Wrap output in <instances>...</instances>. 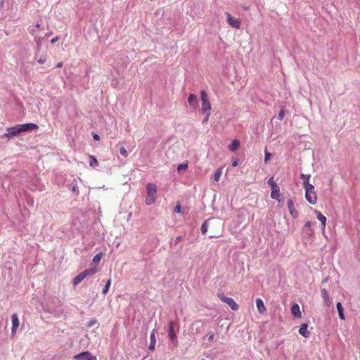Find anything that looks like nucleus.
Returning <instances> with one entry per match:
<instances>
[{"label": "nucleus", "instance_id": "nucleus-4", "mask_svg": "<svg viewBox=\"0 0 360 360\" xmlns=\"http://www.w3.org/2000/svg\"><path fill=\"white\" fill-rule=\"evenodd\" d=\"M97 272V269L96 267L86 269L81 273H79L73 280L72 284L74 285H77L80 282H82L87 276L94 275Z\"/></svg>", "mask_w": 360, "mask_h": 360}, {"label": "nucleus", "instance_id": "nucleus-31", "mask_svg": "<svg viewBox=\"0 0 360 360\" xmlns=\"http://www.w3.org/2000/svg\"><path fill=\"white\" fill-rule=\"evenodd\" d=\"M46 61V56H41L38 60H37V62L39 63V64H44L45 63Z\"/></svg>", "mask_w": 360, "mask_h": 360}, {"label": "nucleus", "instance_id": "nucleus-3", "mask_svg": "<svg viewBox=\"0 0 360 360\" xmlns=\"http://www.w3.org/2000/svg\"><path fill=\"white\" fill-rule=\"evenodd\" d=\"M305 198L311 205H315L317 202V195L314 186L311 184H306L305 187Z\"/></svg>", "mask_w": 360, "mask_h": 360}, {"label": "nucleus", "instance_id": "nucleus-25", "mask_svg": "<svg viewBox=\"0 0 360 360\" xmlns=\"http://www.w3.org/2000/svg\"><path fill=\"white\" fill-rule=\"evenodd\" d=\"M103 257V254L102 252H100L97 255H96L93 258V263L98 264L100 262L101 258Z\"/></svg>", "mask_w": 360, "mask_h": 360}, {"label": "nucleus", "instance_id": "nucleus-5", "mask_svg": "<svg viewBox=\"0 0 360 360\" xmlns=\"http://www.w3.org/2000/svg\"><path fill=\"white\" fill-rule=\"evenodd\" d=\"M201 110L202 112H210L211 103L208 98L207 93L205 91H200Z\"/></svg>", "mask_w": 360, "mask_h": 360}, {"label": "nucleus", "instance_id": "nucleus-18", "mask_svg": "<svg viewBox=\"0 0 360 360\" xmlns=\"http://www.w3.org/2000/svg\"><path fill=\"white\" fill-rule=\"evenodd\" d=\"M150 345H149V349L153 350L155 349V345H156V339L155 335V330H153L150 335Z\"/></svg>", "mask_w": 360, "mask_h": 360}, {"label": "nucleus", "instance_id": "nucleus-30", "mask_svg": "<svg viewBox=\"0 0 360 360\" xmlns=\"http://www.w3.org/2000/svg\"><path fill=\"white\" fill-rule=\"evenodd\" d=\"M313 225V223L311 221H307L305 224L304 227L307 229L310 230L311 231L314 232V231L311 229V226Z\"/></svg>", "mask_w": 360, "mask_h": 360}, {"label": "nucleus", "instance_id": "nucleus-8", "mask_svg": "<svg viewBox=\"0 0 360 360\" xmlns=\"http://www.w3.org/2000/svg\"><path fill=\"white\" fill-rule=\"evenodd\" d=\"M226 15L227 22L231 27L237 30L240 28L241 20L240 18H233L229 12L226 13Z\"/></svg>", "mask_w": 360, "mask_h": 360}, {"label": "nucleus", "instance_id": "nucleus-9", "mask_svg": "<svg viewBox=\"0 0 360 360\" xmlns=\"http://www.w3.org/2000/svg\"><path fill=\"white\" fill-rule=\"evenodd\" d=\"M174 325H175V323L174 321H170L169 323L168 334H169V337L170 340L172 342L177 343V337L176 335V332L174 330Z\"/></svg>", "mask_w": 360, "mask_h": 360}, {"label": "nucleus", "instance_id": "nucleus-26", "mask_svg": "<svg viewBox=\"0 0 360 360\" xmlns=\"http://www.w3.org/2000/svg\"><path fill=\"white\" fill-rule=\"evenodd\" d=\"M110 284H111V280L110 279H108V281L106 282V284L105 285V287L103 288V294H106L109 290V288L110 286Z\"/></svg>", "mask_w": 360, "mask_h": 360}, {"label": "nucleus", "instance_id": "nucleus-15", "mask_svg": "<svg viewBox=\"0 0 360 360\" xmlns=\"http://www.w3.org/2000/svg\"><path fill=\"white\" fill-rule=\"evenodd\" d=\"M291 313L295 318L300 319L302 317L300 306L296 303L292 305Z\"/></svg>", "mask_w": 360, "mask_h": 360}, {"label": "nucleus", "instance_id": "nucleus-1", "mask_svg": "<svg viewBox=\"0 0 360 360\" xmlns=\"http://www.w3.org/2000/svg\"><path fill=\"white\" fill-rule=\"evenodd\" d=\"M39 127L34 123L17 124L12 127L7 128L8 133L4 134L1 137L11 139L16 136L22 132L30 131L38 129Z\"/></svg>", "mask_w": 360, "mask_h": 360}, {"label": "nucleus", "instance_id": "nucleus-29", "mask_svg": "<svg viewBox=\"0 0 360 360\" xmlns=\"http://www.w3.org/2000/svg\"><path fill=\"white\" fill-rule=\"evenodd\" d=\"M207 231V225L206 222H204L201 226V232L205 234Z\"/></svg>", "mask_w": 360, "mask_h": 360}, {"label": "nucleus", "instance_id": "nucleus-32", "mask_svg": "<svg viewBox=\"0 0 360 360\" xmlns=\"http://www.w3.org/2000/svg\"><path fill=\"white\" fill-rule=\"evenodd\" d=\"M271 157V153L267 152L266 150L265 151V157H264V162H267V161L270 159V158Z\"/></svg>", "mask_w": 360, "mask_h": 360}, {"label": "nucleus", "instance_id": "nucleus-34", "mask_svg": "<svg viewBox=\"0 0 360 360\" xmlns=\"http://www.w3.org/2000/svg\"><path fill=\"white\" fill-rule=\"evenodd\" d=\"M181 206L180 205H176V207H174V211L176 212V213H181Z\"/></svg>", "mask_w": 360, "mask_h": 360}, {"label": "nucleus", "instance_id": "nucleus-42", "mask_svg": "<svg viewBox=\"0 0 360 360\" xmlns=\"http://www.w3.org/2000/svg\"><path fill=\"white\" fill-rule=\"evenodd\" d=\"M58 40V37L53 38L51 39V43L54 44Z\"/></svg>", "mask_w": 360, "mask_h": 360}, {"label": "nucleus", "instance_id": "nucleus-13", "mask_svg": "<svg viewBox=\"0 0 360 360\" xmlns=\"http://www.w3.org/2000/svg\"><path fill=\"white\" fill-rule=\"evenodd\" d=\"M82 356H85L86 360H96V357L93 356L89 352H82V353L75 356V359L78 360V359H80V358Z\"/></svg>", "mask_w": 360, "mask_h": 360}, {"label": "nucleus", "instance_id": "nucleus-35", "mask_svg": "<svg viewBox=\"0 0 360 360\" xmlns=\"http://www.w3.org/2000/svg\"><path fill=\"white\" fill-rule=\"evenodd\" d=\"M202 113L205 115V119L203 120V123H205V122H207L208 121L209 117L210 115V112H202Z\"/></svg>", "mask_w": 360, "mask_h": 360}, {"label": "nucleus", "instance_id": "nucleus-27", "mask_svg": "<svg viewBox=\"0 0 360 360\" xmlns=\"http://www.w3.org/2000/svg\"><path fill=\"white\" fill-rule=\"evenodd\" d=\"M221 169H218L214 173V180L216 181H218L219 180V178L221 176Z\"/></svg>", "mask_w": 360, "mask_h": 360}, {"label": "nucleus", "instance_id": "nucleus-38", "mask_svg": "<svg viewBox=\"0 0 360 360\" xmlns=\"http://www.w3.org/2000/svg\"><path fill=\"white\" fill-rule=\"evenodd\" d=\"M214 333L210 334L208 338L209 341H212L214 340Z\"/></svg>", "mask_w": 360, "mask_h": 360}, {"label": "nucleus", "instance_id": "nucleus-36", "mask_svg": "<svg viewBox=\"0 0 360 360\" xmlns=\"http://www.w3.org/2000/svg\"><path fill=\"white\" fill-rule=\"evenodd\" d=\"M96 321H91L88 323L87 326L88 327H91V326H93L96 323Z\"/></svg>", "mask_w": 360, "mask_h": 360}, {"label": "nucleus", "instance_id": "nucleus-23", "mask_svg": "<svg viewBox=\"0 0 360 360\" xmlns=\"http://www.w3.org/2000/svg\"><path fill=\"white\" fill-rule=\"evenodd\" d=\"M89 159H90L89 165L91 167H97L98 165V162L97 159L94 156L89 155Z\"/></svg>", "mask_w": 360, "mask_h": 360}, {"label": "nucleus", "instance_id": "nucleus-40", "mask_svg": "<svg viewBox=\"0 0 360 360\" xmlns=\"http://www.w3.org/2000/svg\"><path fill=\"white\" fill-rule=\"evenodd\" d=\"M34 32H35V30H34V27H32V28H30V32L32 34H34Z\"/></svg>", "mask_w": 360, "mask_h": 360}, {"label": "nucleus", "instance_id": "nucleus-12", "mask_svg": "<svg viewBox=\"0 0 360 360\" xmlns=\"http://www.w3.org/2000/svg\"><path fill=\"white\" fill-rule=\"evenodd\" d=\"M321 296L324 300L325 305L328 307H330L333 302L330 299L329 293L326 288H323L321 290Z\"/></svg>", "mask_w": 360, "mask_h": 360}, {"label": "nucleus", "instance_id": "nucleus-17", "mask_svg": "<svg viewBox=\"0 0 360 360\" xmlns=\"http://www.w3.org/2000/svg\"><path fill=\"white\" fill-rule=\"evenodd\" d=\"M307 323H303L299 329V333L304 338L309 337V332L307 330Z\"/></svg>", "mask_w": 360, "mask_h": 360}, {"label": "nucleus", "instance_id": "nucleus-28", "mask_svg": "<svg viewBox=\"0 0 360 360\" xmlns=\"http://www.w3.org/2000/svg\"><path fill=\"white\" fill-rule=\"evenodd\" d=\"M120 153L124 158H127L128 156V153L124 147L120 148Z\"/></svg>", "mask_w": 360, "mask_h": 360}, {"label": "nucleus", "instance_id": "nucleus-37", "mask_svg": "<svg viewBox=\"0 0 360 360\" xmlns=\"http://www.w3.org/2000/svg\"><path fill=\"white\" fill-rule=\"evenodd\" d=\"M93 138L96 141H99L100 140V136L98 134H94Z\"/></svg>", "mask_w": 360, "mask_h": 360}, {"label": "nucleus", "instance_id": "nucleus-11", "mask_svg": "<svg viewBox=\"0 0 360 360\" xmlns=\"http://www.w3.org/2000/svg\"><path fill=\"white\" fill-rule=\"evenodd\" d=\"M287 205H288V210H289L291 216L294 219H296L298 217V212L295 209V205H294V202H293L292 199H290L288 201Z\"/></svg>", "mask_w": 360, "mask_h": 360}, {"label": "nucleus", "instance_id": "nucleus-24", "mask_svg": "<svg viewBox=\"0 0 360 360\" xmlns=\"http://www.w3.org/2000/svg\"><path fill=\"white\" fill-rule=\"evenodd\" d=\"M188 167V162L186 161L184 163L179 164L177 167V171L179 172L181 170H186Z\"/></svg>", "mask_w": 360, "mask_h": 360}, {"label": "nucleus", "instance_id": "nucleus-39", "mask_svg": "<svg viewBox=\"0 0 360 360\" xmlns=\"http://www.w3.org/2000/svg\"><path fill=\"white\" fill-rule=\"evenodd\" d=\"M238 160H234L233 162H232V166L233 167H236L238 165Z\"/></svg>", "mask_w": 360, "mask_h": 360}, {"label": "nucleus", "instance_id": "nucleus-6", "mask_svg": "<svg viewBox=\"0 0 360 360\" xmlns=\"http://www.w3.org/2000/svg\"><path fill=\"white\" fill-rule=\"evenodd\" d=\"M268 184L271 186V197L273 199L278 200L279 198V193H280V188L277 184L274 181V178L271 177L268 180Z\"/></svg>", "mask_w": 360, "mask_h": 360}, {"label": "nucleus", "instance_id": "nucleus-16", "mask_svg": "<svg viewBox=\"0 0 360 360\" xmlns=\"http://www.w3.org/2000/svg\"><path fill=\"white\" fill-rule=\"evenodd\" d=\"M314 212L316 214L317 219L321 223L322 230L323 231L325 230L326 224V221H327L326 217L324 215H323L320 212H319L317 210H315Z\"/></svg>", "mask_w": 360, "mask_h": 360}, {"label": "nucleus", "instance_id": "nucleus-14", "mask_svg": "<svg viewBox=\"0 0 360 360\" xmlns=\"http://www.w3.org/2000/svg\"><path fill=\"white\" fill-rule=\"evenodd\" d=\"M256 305L259 314H264L266 311V307L261 298L256 299Z\"/></svg>", "mask_w": 360, "mask_h": 360}, {"label": "nucleus", "instance_id": "nucleus-22", "mask_svg": "<svg viewBox=\"0 0 360 360\" xmlns=\"http://www.w3.org/2000/svg\"><path fill=\"white\" fill-rule=\"evenodd\" d=\"M310 174H304L303 173L300 174V178L303 180V187H305L306 184H310Z\"/></svg>", "mask_w": 360, "mask_h": 360}, {"label": "nucleus", "instance_id": "nucleus-41", "mask_svg": "<svg viewBox=\"0 0 360 360\" xmlns=\"http://www.w3.org/2000/svg\"><path fill=\"white\" fill-rule=\"evenodd\" d=\"M63 66V63L61 62L58 63L57 65H56V68H61Z\"/></svg>", "mask_w": 360, "mask_h": 360}, {"label": "nucleus", "instance_id": "nucleus-7", "mask_svg": "<svg viewBox=\"0 0 360 360\" xmlns=\"http://www.w3.org/2000/svg\"><path fill=\"white\" fill-rule=\"evenodd\" d=\"M219 298L226 304H227L232 310L233 311H238L239 309L238 304L234 301V300L231 297H226L224 295L219 294L218 295Z\"/></svg>", "mask_w": 360, "mask_h": 360}, {"label": "nucleus", "instance_id": "nucleus-33", "mask_svg": "<svg viewBox=\"0 0 360 360\" xmlns=\"http://www.w3.org/2000/svg\"><path fill=\"white\" fill-rule=\"evenodd\" d=\"M284 115H285V112L283 110H281V112H279L278 115V118L280 120H282L284 117Z\"/></svg>", "mask_w": 360, "mask_h": 360}, {"label": "nucleus", "instance_id": "nucleus-21", "mask_svg": "<svg viewBox=\"0 0 360 360\" xmlns=\"http://www.w3.org/2000/svg\"><path fill=\"white\" fill-rule=\"evenodd\" d=\"M240 146V142L238 140H233L229 146V149L233 152L238 149Z\"/></svg>", "mask_w": 360, "mask_h": 360}, {"label": "nucleus", "instance_id": "nucleus-10", "mask_svg": "<svg viewBox=\"0 0 360 360\" xmlns=\"http://www.w3.org/2000/svg\"><path fill=\"white\" fill-rule=\"evenodd\" d=\"M11 322H12V328H11V333L13 335H15L16 333V331L19 327V319L18 317V315L16 314H14L11 316Z\"/></svg>", "mask_w": 360, "mask_h": 360}, {"label": "nucleus", "instance_id": "nucleus-43", "mask_svg": "<svg viewBox=\"0 0 360 360\" xmlns=\"http://www.w3.org/2000/svg\"><path fill=\"white\" fill-rule=\"evenodd\" d=\"M34 27L35 28H39L40 27V24H39V23L36 24Z\"/></svg>", "mask_w": 360, "mask_h": 360}, {"label": "nucleus", "instance_id": "nucleus-2", "mask_svg": "<svg viewBox=\"0 0 360 360\" xmlns=\"http://www.w3.org/2000/svg\"><path fill=\"white\" fill-rule=\"evenodd\" d=\"M146 191V204L150 205L155 202L156 199L157 187L155 184L153 183L147 184Z\"/></svg>", "mask_w": 360, "mask_h": 360}, {"label": "nucleus", "instance_id": "nucleus-20", "mask_svg": "<svg viewBox=\"0 0 360 360\" xmlns=\"http://www.w3.org/2000/svg\"><path fill=\"white\" fill-rule=\"evenodd\" d=\"M337 310L338 311L339 317L341 320H345V316L344 314V309L340 302H338L336 304Z\"/></svg>", "mask_w": 360, "mask_h": 360}, {"label": "nucleus", "instance_id": "nucleus-19", "mask_svg": "<svg viewBox=\"0 0 360 360\" xmlns=\"http://www.w3.org/2000/svg\"><path fill=\"white\" fill-rule=\"evenodd\" d=\"M188 102L189 103L190 105L191 106H193L194 108H195V106L197 105V103H198V98H197V96L194 94H190L188 98Z\"/></svg>", "mask_w": 360, "mask_h": 360}]
</instances>
